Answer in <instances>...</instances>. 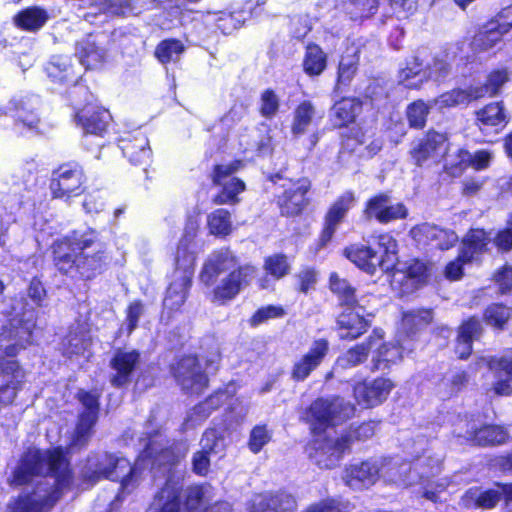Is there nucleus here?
Masks as SVG:
<instances>
[{"mask_svg":"<svg viewBox=\"0 0 512 512\" xmlns=\"http://www.w3.org/2000/svg\"><path fill=\"white\" fill-rule=\"evenodd\" d=\"M86 181L83 168L75 162L60 165L52 173L50 190L55 198L78 196Z\"/></svg>","mask_w":512,"mask_h":512,"instance_id":"obj_7","label":"nucleus"},{"mask_svg":"<svg viewBox=\"0 0 512 512\" xmlns=\"http://www.w3.org/2000/svg\"><path fill=\"white\" fill-rule=\"evenodd\" d=\"M510 121V115L502 101L492 102L476 111V124L482 132L502 130Z\"/></svg>","mask_w":512,"mask_h":512,"instance_id":"obj_21","label":"nucleus"},{"mask_svg":"<svg viewBox=\"0 0 512 512\" xmlns=\"http://www.w3.org/2000/svg\"><path fill=\"white\" fill-rule=\"evenodd\" d=\"M183 44L175 39H168L162 41L155 50V55L162 63L175 61L183 52Z\"/></svg>","mask_w":512,"mask_h":512,"instance_id":"obj_54","label":"nucleus"},{"mask_svg":"<svg viewBox=\"0 0 512 512\" xmlns=\"http://www.w3.org/2000/svg\"><path fill=\"white\" fill-rule=\"evenodd\" d=\"M198 228H199L198 219L195 217H189L187 220L186 226H185L184 236L178 246L176 260L178 259V257L183 259L188 254L194 255V252L189 251V245L195 238Z\"/></svg>","mask_w":512,"mask_h":512,"instance_id":"obj_57","label":"nucleus"},{"mask_svg":"<svg viewBox=\"0 0 512 512\" xmlns=\"http://www.w3.org/2000/svg\"><path fill=\"white\" fill-rule=\"evenodd\" d=\"M355 407L342 398L317 399L309 408L313 426V439L307 446V454L321 468H333L352 444L350 435L332 437L322 430L338 425L354 415Z\"/></svg>","mask_w":512,"mask_h":512,"instance_id":"obj_3","label":"nucleus"},{"mask_svg":"<svg viewBox=\"0 0 512 512\" xmlns=\"http://www.w3.org/2000/svg\"><path fill=\"white\" fill-rule=\"evenodd\" d=\"M241 166V161H234L215 167L213 181L222 187V191L214 198L215 204H234L239 201L237 195L245 190V184L240 179L232 177V174Z\"/></svg>","mask_w":512,"mask_h":512,"instance_id":"obj_8","label":"nucleus"},{"mask_svg":"<svg viewBox=\"0 0 512 512\" xmlns=\"http://www.w3.org/2000/svg\"><path fill=\"white\" fill-rule=\"evenodd\" d=\"M390 202V198L386 194H379L372 198H370L364 209V216L367 219L375 218L380 222L382 215L385 212V209Z\"/></svg>","mask_w":512,"mask_h":512,"instance_id":"obj_60","label":"nucleus"},{"mask_svg":"<svg viewBox=\"0 0 512 512\" xmlns=\"http://www.w3.org/2000/svg\"><path fill=\"white\" fill-rule=\"evenodd\" d=\"M29 327L10 324L0 333V405L11 404L21 389L25 372L18 362L5 357H14L30 343Z\"/></svg>","mask_w":512,"mask_h":512,"instance_id":"obj_5","label":"nucleus"},{"mask_svg":"<svg viewBox=\"0 0 512 512\" xmlns=\"http://www.w3.org/2000/svg\"><path fill=\"white\" fill-rule=\"evenodd\" d=\"M238 267V261L230 250L221 249L215 251L205 262L200 274V280L206 286H211L221 273L231 272Z\"/></svg>","mask_w":512,"mask_h":512,"instance_id":"obj_16","label":"nucleus"},{"mask_svg":"<svg viewBox=\"0 0 512 512\" xmlns=\"http://www.w3.org/2000/svg\"><path fill=\"white\" fill-rule=\"evenodd\" d=\"M448 56L435 57L431 63L424 66V71L428 80L442 81L451 71V65L447 60Z\"/></svg>","mask_w":512,"mask_h":512,"instance_id":"obj_55","label":"nucleus"},{"mask_svg":"<svg viewBox=\"0 0 512 512\" xmlns=\"http://www.w3.org/2000/svg\"><path fill=\"white\" fill-rule=\"evenodd\" d=\"M510 79V71L506 68L497 69L492 71L486 80V83L482 86H475L476 96L482 98L486 95L495 96L497 95L502 86Z\"/></svg>","mask_w":512,"mask_h":512,"instance_id":"obj_40","label":"nucleus"},{"mask_svg":"<svg viewBox=\"0 0 512 512\" xmlns=\"http://www.w3.org/2000/svg\"><path fill=\"white\" fill-rule=\"evenodd\" d=\"M173 375L183 390L190 393L201 392L208 383L198 359L187 356L180 359L173 367Z\"/></svg>","mask_w":512,"mask_h":512,"instance_id":"obj_10","label":"nucleus"},{"mask_svg":"<svg viewBox=\"0 0 512 512\" xmlns=\"http://www.w3.org/2000/svg\"><path fill=\"white\" fill-rule=\"evenodd\" d=\"M363 308L348 307L337 318L338 334L341 339L353 340L364 334L370 320L362 314Z\"/></svg>","mask_w":512,"mask_h":512,"instance_id":"obj_18","label":"nucleus"},{"mask_svg":"<svg viewBox=\"0 0 512 512\" xmlns=\"http://www.w3.org/2000/svg\"><path fill=\"white\" fill-rule=\"evenodd\" d=\"M374 348L375 352L372 361L374 368L377 370L388 369L391 364L396 363L402 358V350L400 347L384 344L382 340H380Z\"/></svg>","mask_w":512,"mask_h":512,"instance_id":"obj_38","label":"nucleus"},{"mask_svg":"<svg viewBox=\"0 0 512 512\" xmlns=\"http://www.w3.org/2000/svg\"><path fill=\"white\" fill-rule=\"evenodd\" d=\"M264 270L275 280H279L290 272V264L283 254H274L264 260Z\"/></svg>","mask_w":512,"mask_h":512,"instance_id":"obj_53","label":"nucleus"},{"mask_svg":"<svg viewBox=\"0 0 512 512\" xmlns=\"http://www.w3.org/2000/svg\"><path fill=\"white\" fill-rule=\"evenodd\" d=\"M384 334L380 329L373 331L366 343L356 345L349 349L343 356L337 359V364L342 368H350L363 363L367 357L369 350L377 346L380 340H383Z\"/></svg>","mask_w":512,"mask_h":512,"instance_id":"obj_30","label":"nucleus"},{"mask_svg":"<svg viewBox=\"0 0 512 512\" xmlns=\"http://www.w3.org/2000/svg\"><path fill=\"white\" fill-rule=\"evenodd\" d=\"M104 244L94 230L83 233L73 232L71 236L55 244V265L62 273H69L74 267L90 277V273L102 267Z\"/></svg>","mask_w":512,"mask_h":512,"instance_id":"obj_4","label":"nucleus"},{"mask_svg":"<svg viewBox=\"0 0 512 512\" xmlns=\"http://www.w3.org/2000/svg\"><path fill=\"white\" fill-rule=\"evenodd\" d=\"M411 235L419 244L431 245L441 250L449 249L458 240L453 231L441 229L429 223L414 227L411 230Z\"/></svg>","mask_w":512,"mask_h":512,"instance_id":"obj_17","label":"nucleus"},{"mask_svg":"<svg viewBox=\"0 0 512 512\" xmlns=\"http://www.w3.org/2000/svg\"><path fill=\"white\" fill-rule=\"evenodd\" d=\"M138 362L139 353L136 350H117L111 360V367L115 371L111 384L116 387L128 384Z\"/></svg>","mask_w":512,"mask_h":512,"instance_id":"obj_25","label":"nucleus"},{"mask_svg":"<svg viewBox=\"0 0 512 512\" xmlns=\"http://www.w3.org/2000/svg\"><path fill=\"white\" fill-rule=\"evenodd\" d=\"M49 476L54 489L38 486L32 495L21 496L9 505L10 512H43L49 509L71 482L69 462L62 448L48 450L29 449L21 458L13 475V483L23 485L35 477Z\"/></svg>","mask_w":512,"mask_h":512,"instance_id":"obj_1","label":"nucleus"},{"mask_svg":"<svg viewBox=\"0 0 512 512\" xmlns=\"http://www.w3.org/2000/svg\"><path fill=\"white\" fill-rule=\"evenodd\" d=\"M50 19L48 11L40 6H28L18 11L13 17L14 25L24 31L41 29Z\"/></svg>","mask_w":512,"mask_h":512,"instance_id":"obj_32","label":"nucleus"},{"mask_svg":"<svg viewBox=\"0 0 512 512\" xmlns=\"http://www.w3.org/2000/svg\"><path fill=\"white\" fill-rule=\"evenodd\" d=\"M200 445L201 450L210 455L222 456L225 450L224 440L215 429L205 431Z\"/></svg>","mask_w":512,"mask_h":512,"instance_id":"obj_56","label":"nucleus"},{"mask_svg":"<svg viewBox=\"0 0 512 512\" xmlns=\"http://www.w3.org/2000/svg\"><path fill=\"white\" fill-rule=\"evenodd\" d=\"M271 440V432L265 425L255 426L250 433L248 447L253 453H258Z\"/></svg>","mask_w":512,"mask_h":512,"instance_id":"obj_64","label":"nucleus"},{"mask_svg":"<svg viewBox=\"0 0 512 512\" xmlns=\"http://www.w3.org/2000/svg\"><path fill=\"white\" fill-rule=\"evenodd\" d=\"M344 255L357 267L373 275L377 268L384 272L391 271V264L383 262L380 255L370 247L364 245H351L344 249Z\"/></svg>","mask_w":512,"mask_h":512,"instance_id":"obj_19","label":"nucleus"},{"mask_svg":"<svg viewBox=\"0 0 512 512\" xmlns=\"http://www.w3.org/2000/svg\"><path fill=\"white\" fill-rule=\"evenodd\" d=\"M90 345V339L87 334L81 332H70L63 340L64 354L72 357L74 355H84Z\"/></svg>","mask_w":512,"mask_h":512,"instance_id":"obj_48","label":"nucleus"},{"mask_svg":"<svg viewBox=\"0 0 512 512\" xmlns=\"http://www.w3.org/2000/svg\"><path fill=\"white\" fill-rule=\"evenodd\" d=\"M432 321V311L429 309L410 310L403 313L402 325L407 333H415L425 328Z\"/></svg>","mask_w":512,"mask_h":512,"instance_id":"obj_44","label":"nucleus"},{"mask_svg":"<svg viewBox=\"0 0 512 512\" xmlns=\"http://www.w3.org/2000/svg\"><path fill=\"white\" fill-rule=\"evenodd\" d=\"M392 282L399 284L404 293H409L423 284L428 277V266L420 260H412L403 268H394Z\"/></svg>","mask_w":512,"mask_h":512,"instance_id":"obj_20","label":"nucleus"},{"mask_svg":"<svg viewBox=\"0 0 512 512\" xmlns=\"http://www.w3.org/2000/svg\"><path fill=\"white\" fill-rule=\"evenodd\" d=\"M315 116L314 105L310 101H303L294 110L291 131L294 135L304 134Z\"/></svg>","mask_w":512,"mask_h":512,"instance_id":"obj_41","label":"nucleus"},{"mask_svg":"<svg viewBox=\"0 0 512 512\" xmlns=\"http://www.w3.org/2000/svg\"><path fill=\"white\" fill-rule=\"evenodd\" d=\"M383 464L380 459H371L345 468L343 480L352 489L368 488L381 478Z\"/></svg>","mask_w":512,"mask_h":512,"instance_id":"obj_11","label":"nucleus"},{"mask_svg":"<svg viewBox=\"0 0 512 512\" xmlns=\"http://www.w3.org/2000/svg\"><path fill=\"white\" fill-rule=\"evenodd\" d=\"M509 434L500 425H485L470 433V440L479 446H493L506 443Z\"/></svg>","mask_w":512,"mask_h":512,"instance_id":"obj_36","label":"nucleus"},{"mask_svg":"<svg viewBox=\"0 0 512 512\" xmlns=\"http://www.w3.org/2000/svg\"><path fill=\"white\" fill-rule=\"evenodd\" d=\"M39 99L37 97H21L14 98L9 102L10 116L13 117L17 124H22L32 130L37 128L39 124L38 117Z\"/></svg>","mask_w":512,"mask_h":512,"instance_id":"obj_24","label":"nucleus"},{"mask_svg":"<svg viewBox=\"0 0 512 512\" xmlns=\"http://www.w3.org/2000/svg\"><path fill=\"white\" fill-rule=\"evenodd\" d=\"M296 506L295 498L288 493L260 495L254 500L251 512H287Z\"/></svg>","mask_w":512,"mask_h":512,"instance_id":"obj_29","label":"nucleus"},{"mask_svg":"<svg viewBox=\"0 0 512 512\" xmlns=\"http://www.w3.org/2000/svg\"><path fill=\"white\" fill-rule=\"evenodd\" d=\"M501 499L502 493H500L499 489H492L487 491L470 489L466 493V500L468 503H474L475 506L483 509H491L495 507Z\"/></svg>","mask_w":512,"mask_h":512,"instance_id":"obj_47","label":"nucleus"},{"mask_svg":"<svg viewBox=\"0 0 512 512\" xmlns=\"http://www.w3.org/2000/svg\"><path fill=\"white\" fill-rule=\"evenodd\" d=\"M279 110V97L271 90H265L260 97V114L267 118H273Z\"/></svg>","mask_w":512,"mask_h":512,"instance_id":"obj_62","label":"nucleus"},{"mask_svg":"<svg viewBox=\"0 0 512 512\" xmlns=\"http://www.w3.org/2000/svg\"><path fill=\"white\" fill-rule=\"evenodd\" d=\"M183 456L184 452L175 454L170 448H164L159 437L150 436L144 451L133 466L124 457L106 452L98 453L87 458L81 475L83 481L89 485L101 479L120 481L122 491L130 492L135 487L140 469L150 467L151 470L163 468L164 471H170V467Z\"/></svg>","mask_w":512,"mask_h":512,"instance_id":"obj_2","label":"nucleus"},{"mask_svg":"<svg viewBox=\"0 0 512 512\" xmlns=\"http://www.w3.org/2000/svg\"><path fill=\"white\" fill-rule=\"evenodd\" d=\"M378 7V0H346L343 2L345 16L359 25L373 17L378 11Z\"/></svg>","mask_w":512,"mask_h":512,"instance_id":"obj_35","label":"nucleus"},{"mask_svg":"<svg viewBox=\"0 0 512 512\" xmlns=\"http://www.w3.org/2000/svg\"><path fill=\"white\" fill-rule=\"evenodd\" d=\"M223 396V393H216L209 397L204 403L197 405L193 409L192 413L187 417L186 425L188 427H193L198 422L205 419L209 415L210 410L215 409L220 405Z\"/></svg>","mask_w":512,"mask_h":512,"instance_id":"obj_52","label":"nucleus"},{"mask_svg":"<svg viewBox=\"0 0 512 512\" xmlns=\"http://www.w3.org/2000/svg\"><path fill=\"white\" fill-rule=\"evenodd\" d=\"M309 189L310 182L307 179H300L286 189L278 199L281 213L286 216L300 214L307 204L305 195Z\"/></svg>","mask_w":512,"mask_h":512,"instance_id":"obj_23","label":"nucleus"},{"mask_svg":"<svg viewBox=\"0 0 512 512\" xmlns=\"http://www.w3.org/2000/svg\"><path fill=\"white\" fill-rule=\"evenodd\" d=\"M488 366L495 377L507 376L512 379V351L506 352L501 357L491 358Z\"/></svg>","mask_w":512,"mask_h":512,"instance_id":"obj_61","label":"nucleus"},{"mask_svg":"<svg viewBox=\"0 0 512 512\" xmlns=\"http://www.w3.org/2000/svg\"><path fill=\"white\" fill-rule=\"evenodd\" d=\"M432 106H434L432 101L429 104L425 103L423 100H417L411 103L406 110L410 126L417 129L423 128Z\"/></svg>","mask_w":512,"mask_h":512,"instance_id":"obj_51","label":"nucleus"},{"mask_svg":"<svg viewBox=\"0 0 512 512\" xmlns=\"http://www.w3.org/2000/svg\"><path fill=\"white\" fill-rule=\"evenodd\" d=\"M398 82L410 89H418L427 77L424 71V61L419 56L406 60L398 72Z\"/></svg>","mask_w":512,"mask_h":512,"instance_id":"obj_31","label":"nucleus"},{"mask_svg":"<svg viewBox=\"0 0 512 512\" xmlns=\"http://www.w3.org/2000/svg\"><path fill=\"white\" fill-rule=\"evenodd\" d=\"M195 255L188 254L183 259L178 257L172 281L167 289L164 306L170 310L180 308L188 294L194 273Z\"/></svg>","mask_w":512,"mask_h":512,"instance_id":"obj_6","label":"nucleus"},{"mask_svg":"<svg viewBox=\"0 0 512 512\" xmlns=\"http://www.w3.org/2000/svg\"><path fill=\"white\" fill-rule=\"evenodd\" d=\"M76 117L84 133L94 135H102L110 120L107 110L94 105L85 106L77 113Z\"/></svg>","mask_w":512,"mask_h":512,"instance_id":"obj_26","label":"nucleus"},{"mask_svg":"<svg viewBox=\"0 0 512 512\" xmlns=\"http://www.w3.org/2000/svg\"><path fill=\"white\" fill-rule=\"evenodd\" d=\"M166 483H170L171 485H175L178 488V491H177V508L179 509V512H192L193 510L198 508V506L201 504L203 496H204V491H203L202 487H200V486H193V487H189L188 489H186L185 492H184L185 501L182 504L180 502L181 486H180L179 482L178 481H174V480H168Z\"/></svg>","mask_w":512,"mask_h":512,"instance_id":"obj_43","label":"nucleus"},{"mask_svg":"<svg viewBox=\"0 0 512 512\" xmlns=\"http://www.w3.org/2000/svg\"><path fill=\"white\" fill-rule=\"evenodd\" d=\"M209 231L215 236H226L232 231L230 213L225 209H217L207 217Z\"/></svg>","mask_w":512,"mask_h":512,"instance_id":"obj_46","label":"nucleus"},{"mask_svg":"<svg viewBox=\"0 0 512 512\" xmlns=\"http://www.w3.org/2000/svg\"><path fill=\"white\" fill-rule=\"evenodd\" d=\"M361 110V103L352 98H344L333 107L335 125L341 127L352 123Z\"/></svg>","mask_w":512,"mask_h":512,"instance_id":"obj_39","label":"nucleus"},{"mask_svg":"<svg viewBox=\"0 0 512 512\" xmlns=\"http://www.w3.org/2000/svg\"><path fill=\"white\" fill-rule=\"evenodd\" d=\"M380 462L383 464L381 478L385 481L403 485L413 483V479L410 477L412 470L410 463L401 461L399 458H381Z\"/></svg>","mask_w":512,"mask_h":512,"instance_id":"obj_34","label":"nucleus"},{"mask_svg":"<svg viewBox=\"0 0 512 512\" xmlns=\"http://www.w3.org/2000/svg\"><path fill=\"white\" fill-rule=\"evenodd\" d=\"M329 351V342L326 339L315 340L309 351L294 364L292 376L301 381L306 379L323 361Z\"/></svg>","mask_w":512,"mask_h":512,"instance_id":"obj_22","label":"nucleus"},{"mask_svg":"<svg viewBox=\"0 0 512 512\" xmlns=\"http://www.w3.org/2000/svg\"><path fill=\"white\" fill-rule=\"evenodd\" d=\"M489 235L482 229H472L462 241L460 259L463 262L477 261L486 252Z\"/></svg>","mask_w":512,"mask_h":512,"instance_id":"obj_28","label":"nucleus"},{"mask_svg":"<svg viewBox=\"0 0 512 512\" xmlns=\"http://www.w3.org/2000/svg\"><path fill=\"white\" fill-rule=\"evenodd\" d=\"M378 246L383 250L384 255L380 256L383 262L391 264V271L394 270L396 264L397 243L389 234H380L378 236Z\"/></svg>","mask_w":512,"mask_h":512,"instance_id":"obj_63","label":"nucleus"},{"mask_svg":"<svg viewBox=\"0 0 512 512\" xmlns=\"http://www.w3.org/2000/svg\"><path fill=\"white\" fill-rule=\"evenodd\" d=\"M392 388L393 383L389 379L377 378L370 382L356 384L353 394L360 406L371 408L381 404L387 398Z\"/></svg>","mask_w":512,"mask_h":512,"instance_id":"obj_13","label":"nucleus"},{"mask_svg":"<svg viewBox=\"0 0 512 512\" xmlns=\"http://www.w3.org/2000/svg\"><path fill=\"white\" fill-rule=\"evenodd\" d=\"M76 54L80 63L88 70L100 69L106 59V51L96 45L91 34L77 44Z\"/></svg>","mask_w":512,"mask_h":512,"instance_id":"obj_33","label":"nucleus"},{"mask_svg":"<svg viewBox=\"0 0 512 512\" xmlns=\"http://www.w3.org/2000/svg\"><path fill=\"white\" fill-rule=\"evenodd\" d=\"M177 491L175 485L166 483L156 495L147 512H179L177 508Z\"/></svg>","mask_w":512,"mask_h":512,"instance_id":"obj_37","label":"nucleus"},{"mask_svg":"<svg viewBox=\"0 0 512 512\" xmlns=\"http://www.w3.org/2000/svg\"><path fill=\"white\" fill-rule=\"evenodd\" d=\"M458 156L462 164L478 171L487 169L494 159V153L486 149L478 150L474 153L460 150Z\"/></svg>","mask_w":512,"mask_h":512,"instance_id":"obj_45","label":"nucleus"},{"mask_svg":"<svg viewBox=\"0 0 512 512\" xmlns=\"http://www.w3.org/2000/svg\"><path fill=\"white\" fill-rule=\"evenodd\" d=\"M255 275L256 269L252 265H243L232 270L215 287L212 301L224 303L232 300L249 285Z\"/></svg>","mask_w":512,"mask_h":512,"instance_id":"obj_9","label":"nucleus"},{"mask_svg":"<svg viewBox=\"0 0 512 512\" xmlns=\"http://www.w3.org/2000/svg\"><path fill=\"white\" fill-rule=\"evenodd\" d=\"M511 316L512 310L500 304L489 306L485 312V320L487 324L498 328H502Z\"/></svg>","mask_w":512,"mask_h":512,"instance_id":"obj_58","label":"nucleus"},{"mask_svg":"<svg viewBox=\"0 0 512 512\" xmlns=\"http://www.w3.org/2000/svg\"><path fill=\"white\" fill-rule=\"evenodd\" d=\"M330 287L347 305L355 303V290L346 279H341L336 273H333L330 276Z\"/></svg>","mask_w":512,"mask_h":512,"instance_id":"obj_59","label":"nucleus"},{"mask_svg":"<svg viewBox=\"0 0 512 512\" xmlns=\"http://www.w3.org/2000/svg\"><path fill=\"white\" fill-rule=\"evenodd\" d=\"M355 203L354 194L350 191L343 193L329 208L325 216V226L319 238V244L324 247L332 239L337 226L343 221L347 212Z\"/></svg>","mask_w":512,"mask_h":512,"instance_id":"obj_15","label":"nucleus"},{"mask_svg":"<svg viewBox=\"0 0 512 512\" xmlns=\"http://www.w3.org/2000/svg\"><path fill=\"white\" fill-rule=\"evenodd\" d=\"M98 395L92 392L80 391L78 393L79 401L85 408V411L81 414L78 425L75 429L73 445L83 446L88 441L91 430L96 423L98 416Z\"/></svg>","mask_w":512,"mask_h":512,"instance_id":"obj_12","label":"nucleus"},{"mask_svg":"<svg viewBox=\"0 0 512 512\" xmlns=\"http://www.w3.org/2000/svg\"><path fill=\"white\" fill-rule=\"evenodd\" d=\"M483 32H509L512 30V4L500 9L483 25Z\"/></svg>","mask_w":512,"mask_h":512,"instance_id":"obj_49","label":"nucleus"},{"mask_svg":"<svg viewBox=\"0 0 512 512\" xmlns=\"http://www.w3.org/2000/svg\"><path fill=\"white\" fill-rule=\"evenodd\" d=\"M304 71L310 76L320 75L326 68V55L322 49L315 44L307 46L304 59Z\"/></svg>","mask_w":512,"mask_h":512,"instance_id":"obj_42","label":"nucleus"},{"mask_svg":"<svg viewBox=\"0 0 512 512\" xmlns=\"http://www.w3.org/2000/svg\"><path fill=\"white\" fill-rule=\"evenodd\" d=\"M48 76L54 80H71V61L68 56H53L45 68Z\"/></svg>","mask_w":512,"mask_h":512,"instance_id":"obj_50","label":"nucleus"},{"mask_svg":"<svg viewBox=\"0 0 512 512\" xmlns=\"http://www.w3.org/2000/svg\"><path fill=\"white\" fill-rule=\"evenodd\" d=\"M447 151V138L444 134L430 131L426 137L414 144L410 155L417 166L428 160H437Z\"/></svg>","mask_w":512,"mask_h":512,"instance_id":"obj_14","label":"nucleus"},{"mask_svg":"<svg viewBox=\"0 0 512 512\" xmlns=\"http://www.w3.org/2000/svg\"><path fill=\"white\" fill-rule=\"evenodd\" d=\"M119 147L124 156L135 165L145 164L150 159L151 149L149 142L142 132L121 138Z\"/></svg>","mask_w":512,"mask_h":512,"instance_id":"obj_27","label":"nucleus"}]
</instances>
